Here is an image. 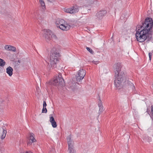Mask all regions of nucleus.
Wrapping results in <instances>:
<instances>
[{
    "mask_svg": "<svg viewBox=\"0 0 153 153\" xmlns=\"http://www.w3.org/2000/svg\"><path fill=\"white\" fill-rule=\"evenodd\" d=\"M98 105L99 107H101V106H103L102 101L100 100Z\"/></svg>",
    "mask_w": 153,
    "mask_h": 153,
    "instance_id": "nucleus-29",
    "label": "nucleus"
},
{
    "mask_svg": "<svg viewBox=\"0 0 153 153\" xmlns=\"http://www.w3.org/2000/svg\"><path fill=\"white\" fill-rule=\"evenodd\" d=\"M67 139L68 146V148L74 147V142L73 141L71 140L70 136H68Z\"/></svg>",
    "mask_w": 153,
    "mask_h": 153,
    "instance_id": "nucleus-13",
    "label": "nucleus"
},
{
    "mask_svg": "<svg viewBox=\"0 0 153 153\" xmlns=\"http://www.w3.org/2000/svg\"><path fill=\"white\" fill-rule=\"evenodd\" d=\"M128 16L126 13L123 14L120 17L121 19L124 20H126L128 17Z\"/></svg>",
    "mask_w": 153,
    "mask_h": 153,
    "instance_id": "nucleus-19",
    "label": "nucleus"
},
{
    "mask_svg": "<svg viewBox=\"0 0 153 153\" xmlns=\"http://www.w3.org/2000/svg\"><path fill=\"white\" fill-rule=\"evenodd\" d=\"M60 54L55 51L51 54L49 59V62L51 67L54 68L56 67L57 64L60 60Z\"/></svg>",
    "mask_w": 153,
    "mask_h": 153,
    "instance_id": "nucleus-3",
    "label": "nucleus"
},
{
    "mask_svg": "<svg viewBox=\"0 0 153 153\" xmlns=\"http://www.w3.org/2000/svg\"><path fill=\"white\" fill-rule=\"evenodd\" d=\"M153 20L151 18H146L142 24V26H138V28L142 29L145 30H147L148 31L152 33V28L153 27Z\"/></svg>",
    "mask_w": 153,
    "mask_h": 153,
    "instance_id": "nucleus-4",
    "label": "nucleus"
},
{
    "mask_svg": "<svg viewBox=\"0 0 153 153\" xmlns=\"http://www.w3.org/2000/svg\"><path fill=\"white\" fill-rule=\"evenodd\" d=\"M86 48V49H87V50L88 51H89V52L91 53V54H93L94 53V52L90 48H88V47H87Z\"/></svg>",
    "mask_w": 153,
    "mask_h": 153,
    "instance_id": "nucleus-25",
    "label": "nucleus"
},
{
    "mask_svg": "<svg viewBox=\"0 0 153 153\" xmlns=\"http://www.w3.org/2000/svg\"><path fill=\"white\" fill-rule=\"evenodd\" d=\"M55 24L57 28H59L63 31H67L69 30L71 27V25L69 23L62 19H57Z\"/></svg>",
    "mask_w": 153,
    "mask_h": 153,
    "instance_id": "nucleus-5",
    "label": "nucleus"
},
{
    "mask_svg": "<svg viewBox=\"0 0 153 153\" xmlns=\"http://www.w3.org/2000/svg\"><path fill=\"white\" fill-rule=\"evenodd\" d=\"M49 85H63L64 84V81L62 77L61 74H59L58 76L54 78L53 80H51L47 82Z\"/></svg>",
    "mask_w": 153,
    "mask_h": 153,
    "instance_id": "nucleus-6",
    "label": "nucleus"
},
{
    "mask_svg": "<svg viewBox=\"0 0 153 153\" xmlns=\"http://www.w3.org/2000/svg\"><path fill=\"white\" fill-rule=\"evenodd\" d=\"M29 139L32 143L35 142L36 141L34 138V135L33 133H30L29 134Z\"/></svg>",
    "mask_w": 153,
    "mask_h": 153,
    "instance_id": "nucleus-17",
    "label": "nucleus"
},
{
    "mask_svg": "<svg viewBox=\"0 0 153 153\" xmlns=\"http://www.w3.org/2000/svg\"><path fill=\"white\" fill-rule=\"evenodd\" d=\"M139 28L137 27L136 29L135 37L138 42H142L146 40L149 41L152 38V33L148 31L147 30Z\"/></svg>",
    "mask_w": 153,
    "mask_h": 153,
    "instance_id": "nucleus-2",
    "label": "nucleus"
},
{
    "mask_svg": "<svg viewBox=\"0 0 153 153\" xmlns=\"http://www.w3.org/2000/svg\"><path fill=\"white\" fill-rule=\"evenodd\" d=\"M7 133V131L6 130L3 129V132L1 136V139L3 140L6 137Z\"/></svg>",
    "mask_w": 153,
    "mask_h": 153,
    "instance_id": "nucleus-20",
    "label": "nucleus"
},
{
    "mask_svg": "<svg viewBox=\"0 0 153 153\" xmlns=\"http://www.w3.org/2000/svg\"><path fill=\"white\" fill-rule=\"evenodd\" d=\"M23 153H33L30 151H26Z\"/></svg>",
    "mask_w": 153,
    "mask_h": 153,
    "instance_id": "nucleus-33",
    "label": "nucleus"
},
{
    "mask_svg": "<svg viewBox=\"0 0 153 153\" xmlns=\"http://www.w3.org/2000/svg\"><path fill=\"white\" fill-rule=\"evenodd\" d=\"M46 105H47V104H46V102L45 101H44L43 103V107L46 108Z\"/></svg>",
    "mask_w": 153,
    "mask_h": 153,
    "instance_id": "nucleus-32",
    "label": "nucleus"
},
{
    "mask_svg": "<svg viewBox=\"0 0 153 153\" xmlns=\"http://www.w3.org/2000/svg\"><path fill=\"white\" fill-rule=\"evenodd\" d=\"M68 150L69 153H76L74 149V147L68 148Z\"/></svg>",
    "mask_w": 153,
    "mask_h": 153,
    "instance_id": "nucleus-23",
    "label": "nucleus"
},
{
    "mask_svg": "<svg viewBox=\"0 0 153 153\" xmlns=\"http://www.w3.org/2000/svg\"><path fill=\"white\" fill-rule=\"evenodd\" d=\"M55 49H56L55 48H52V51H53V50L54 51Z\"/></svg>",
    "mask_w": 153,
    "mask_h": 153,
    "instance_id": "nucleus-36",
    "label": "nucleus"
},
{
    "mask_svg": "<svg viewBox=\"0 0 153 153\" xmlns=\"http://www.w3.org/2000/svg\"><path fill=\"white\" fill-rule=\"evenodd\" d=\"M106 13L105 10H102L99 12L97 14V16L99 19H100L102 18L103 17L105 16Z\"/></svg>",
    "mask_w": 153,
    "mask_h": 153,
    "instance_id": "nucleus-12",
    "label": "nucleus"
},
{
    "mask_svg": "<svg viewBox=\"0 0 153 153\" xmlns=\"http://www.w3.org/2000/svg\"><path fill=\"white\" fill-rule=\"evenodd\" d=\"M92 62L93 63H94L95 64H97V62H95L94 61H92Z\"/></svg>",
    "mask_w": 153,
    "mask_h": 153,
    "instance_id": "nucleus-35",
    "label": "nucleus"
},
{
    "mask_svg": "<svg viewBox=\"0 0 153 153\" xmlns=\"http://www.w3.org/2000/svg\"><path fill=\"white\" fill-rule=\"evenodd\" d=\"M4 48L6 51L13 52H16V47L10 45H5Z\"/></svg>",
    "mask_w": 153,
    "mask_h": 153,
    "instance_id": "nucleus-11",
    "label": "nucleus"
},
{
    "mask_svg": "<svg viewBox=\"0 0 153 153\" xmlns=\"http://www.w3.org/2000/svg\"><path fill=\"white\" fill-rule=\"evenodd\" d=\"M86 74L85 71L82 69L79 70L76 76V80L80 82L84 78Z\"/></svg>",
    "mask_w": 153,
    "mask_h": 153,
    "instance_id": "nucleus-8",
    "label": "nucleus"
},
{
    "mask_svg": "<svg viewBox=\"0 0 153 153\" xmlns=\"http://www.w3.org/2000/svg\"><path fill=\"white\" fill-rule=\"evenodd\" d=\"M6 64L4 61L2 59L0 58V66L1 67L4 66Z\"/></svg>",
    "mask_w": 153,
    "mask_h": 153,
    "instance_id": "nucleus-21",
    "label": "nucleus"
},
{
    "mask_svg": "<svg viewBox=\"0 0 153 153\" xmlns=\"http://www.w3.org/2000/svg\"><path fill=\"white\" fill-rule=\"evenodd\" d=\"M39 3L41 6L43 7V9L45 8V4L43 0H39Z\"/></svg>",
    "mask_w": 153,
    "mask_h": 153,
    "instance_id": "nucleus-22",
    "label": "nucleus"
},
{
    "mask_svg": "<svg viewBox=\"0 0 153 153\" xmlns=\"http://www.w3.org/2000/svg\"><path fill=\"white\" fill-rule=\"evenodd\" d=\"M50 121L51 124L53 128H56L57 126L56 123L55 122L54 118L53 117H50Z\"/></svg>",
    "mask_w": 153,
    "mask_h": 153,
    "instance_id": "nucleus-15",
    "label": "nucleus"
},
{
    "mask_svg": "<svg viewBox=\"0 0 153 153\" xmlns=\"http://www.w3.org/2000/svg\"><path fill=\"white\" fill-rule=\"evenodd\" d=\"M68 87L70 89L74 90L76 88V83L71 82L69 84Z\"/></svg>",
    "mask_w": 153,
    "mask_h": 153,
    "instance_id": "nucleus-16",
    "label": "nucleus"
},
{
    "mask_svg": "<svg viewBox=\"0 0 153 153\" xmlns=\"http://www.w3.org/2000/svg\"><path fill=\"white\" fill-rule=\"evenodd\" d=\"M151 113H152V114L150 116V117L153 121V106H152L151 107Z\"/></svg>",
    "mask_w": 153,
    "mask_h": 153,
    "instance_id": "nucleus-26",
    "label": "nucleus"
},
{
    "mask_svg": "<svg viewBox=\"0 0 153 153\" xmlns=\"http://www.w3.org/2000/svg\"><path fill=\"white\" fill-rule=\"evenodd\" d=\"M79 7L76 5H75L71 7L65 8L64 11L65 12L70 14L75 13L79 11Z\"/></svg>",
    "mask_w": 153,
    "mask_h": 153,
    "instance_id": "nucleus-9",
    "label": "nucleus"
},
{
    "mask_svg": "<svg viewBox=\"0 0 153 153\" xmlns=\"http://www.w3.org/2000/svg\"><path fill=\"white\" fill-rule=\"evenodd\" d=\"M24 66L27 67H29L31 66V63L30 60H26L25 61V63L24 64Z\"/></svg>",
    "mask_w": 153,
    "mask_h": 153,
    "instance_id": "nucleus-18",
    "label": "nucleus"
},
{
    "mask_svg": "<svg viewBox=\"0 0 153 153\" xmlns=\"http://www.w3.org/2000/svg\"><path fill=\"white\" fill-rule=\"evenodd\" d=\"M152 55V53H149V56L150 60H151Z\"/></svg>",
    "mask_w": 153,
    "mask_h": 153,
    "instance_id": "nucleus-30",
    "label": "nucleus"
},
{
    "mask_svg": "<svg viewBox=\"0 0 153 153\" xmlns=\"http://www.w3.org/2000/svg\"><path fill=\"white\" fill-rule=\"evenodd\" d=\"M42 113H46L47 112V110L46 108L43 107L42 109Z\"/></svg>",
    "mask_w": 153,
    "mask_h": 153,
    "instance_id": "nucleus-28",
    "label": "nucleus"
},
{
    "mask_svg": "<svg viewBox=\"0 0 153 153\" xmlns=\"http://www.w3.org/2000/svg\"><path fill=\"white\" fill-rule=\"evenodd\" d=\"M122 66L121 64L119 63L116 65L115 69V79L114 84L117 88L120 89L122 82L125 80V72L123 69H122Z\"/></svg>",
    "mask_w": 153,
    "mask_h": 153,
    "instance_id": "nucleus-1",
    "label": "nucleus"
},
{
    "mask_svg": "<svg viewBox=\"0 0 153 153\" xmlns=\"http://www.w3.org/2000/svg\"><path fill=\"white\" fill-rule=\"evenodd\" d=\"M13 68L10 66H9L6 68V73L9 76H11L13 75Z\"/></svg>",
    "mask_w": 153,
    "mask_h": 153,
    "instance_id": "nucleus-14",
    "label": "nucleus"
},
{
    "mask_svg": "<svg viewBox=\"0 0 153 153\" xmlns=\"http://www.w3.org/2000/svg\"><path fill=\"white\" fill-rule=\"evenodd\" d=\"M96 1H97L96 0H83L82 2V4H83L82 7H86L87 5L94 4Z\"/></svg>",
    "mask_w": 153,
    "mask_h": 153,
    "instance_id": "nucleus-10",
    "label": "nucleus"
},
{
    "mask_svg": "<svg viewBox=\"0 0 153 153\" xmlns=\"http://www.w3.org/2000/svg\"><path fill=\"white\" fill-rule=\"evenodd\" d=\"M130 87L132 88L133 91H134L135 90V87L134 84L132 83H130Z\"/></svg>",
    "mask_w": 153,
    "mask_h": 153,
    "instance_id": "nucleus-27",
    "label": "nucleus"
},
{
    "mask_svg": "<svg viewBox=\"0 0 153 153\" xmlns=\"http://www.w3.org/2000/svg\"><path fill=\"white\" fill-rule=\"evenodd\" d=\"M99 111L100 112H101L103 110V106H101V107H99Z\"/></svg>",
    "mask_w": 153,
    "mask_h": 153,
    "instance_id": "nucleus-31",
    "label": "nucleus"
},
{
    "mask_svg": "<svg viewBox=\"0 0 153 153\" xmlns=\"http://www.w3.org/2000/svg\"><path fill=\"white\" fill-rule=\"evenodd\" d=\"M48 0L51 2H53L55 1V0Z\"/></svg>",
    "mask_w": 153,
    "mask_h": 153,
    "instance_id": "nucleus-34",
    "label": "nucleus"
},
{
    "mask_svg": "<svg viewBox=\"0 0 153 153\" xmlns=\"http://www.w3.org/2000/svg\"><path fill=\"white\" fill-rule=\"evenodd\" d=\"M38 88H36V89H37H37H38Z\"/></svg>",
    "mask_w": 153,
    "mask_h": 153,
    "instance_id": "nucleus-37",
    "label": "nucleus"
},
{
    "mask_svg": "<svg viewBox=\"0 0 153 153\" xmlns=\"http://www.w3.org/2000/svg\"><path fill=\"white\" fill-rule=\"evenodd\" d=\"M43 32L44 33V36L46 42H48L51 40L54 41L57 39V37L56 35L51 31L50 30H45Z\"/></svg>",
    "mask_w": 153,
    "mask_h": 153,
    "instance_id": "nucleus-7",
    "label": "nucleus"
},
{
    "mask_svg": "<svg viewBox=\"0 0 153 153\" xmlns=\"http://www.w3.org/2000/svg\"><path fill=\"white\" fill-rule=\"evenodd\" d=\"M68 150L69 153H76L74 149V147L68 148Z\"/></svg>",
    "mask_w": 153,
    "mask_h": 153,
    "instance_id": "nucleus-24",
    "label": "nucleus"
}]
</instances>
